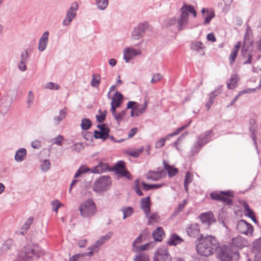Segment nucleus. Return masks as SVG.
Wrapping results in <instances>:
<instances>
[{
  "instance_id": "nucleus-1",
  "label": "nucleus",
  "mask_w": 261,
  "mask_h": 261,
  "mask_svg": "<svg viewBox=\"0 0 261 261\" xmlns=\"http://www.w3.org/2000/svg\"><path fill=\"white\" fill-rule=\"evenodd\" d=\"M197 253L204 256H208L215 251L218 242L212 236L203 237L202 234L196 241Z\"/></svg>"
},
{
  "instance_id": "nucleus-2",
  "label": "nucleus",
  "mask_w": 261,
  "mask_h": 261,
  "mask_svg": "<svg viewBox=\"0 0 261 261\" xmlns=\"http://www.w3.org/2000/svg\"><path fill=\"white\" fill-rule=\"evenodd\" d=\"M81 215L84 218H90L97 212V207L92 199H88L82 202L79 206Z\"/></svg>"
},
{
  "instance_id": "nucleus-3",
  "label": "nucleus",
  "mask_w": 261,
  "mask_h": 261,
  "mask_svg": "<svg viewBox=\"0 0 261 261\" xmlns=\"http://www.w3.org/2000/svg\"><path fill=\"white\" fill-rule=\"evenodd\" d=\"M218 258L221 261L238 260L239 254L238 251H233L229 246L223 245L219 247L218 250Z\"/></svg>"
},
{
  "instance_id": "nucleus-4",
  "label": "nucleus",
  "mask_w": 261,
  "mask_h": 261,
  "mask_svg": "<svg viewBox=\"0 0 261 261\" xmlns=\"http://www.w3.org/2000/svg\"><path fill=\"white\" fill-rule=\"evenodd\" d=\"M111 182L110 177L101 176L94 181L92 186L93 190L96 193L106 191L110 187Z\"/></svg>"
},
{
  "instance_id": "nucleus-5",
  "label": "nucleus",
  "mask_w": 261,
  "mask_h": 261,
  "mask_svg": "<svg viewBox=\"0 0 261 261\" xmlns=\"http://www.w3.org/2000/svg\"><path fill=\"white\" fill-rule=\"evenodd\" d=\"M233 197V192L232 191H217L211 194L212 199L222 201L230 206L232 204L231 197Z\"/></svg>"
},
{
  "instance_id": "nucleus-6",
  "label": "nucleus",
  "mask_w": 261,
  "mask_h": 261,
  "mask_svg": "<svg viewBox=\"0 0 261 261\" xmlns=\"http://www.w3.org/2000/svg\"><path fill=\"white\" fill-rule=\"evenodd\" d=\"M79 8L77 3L73 2L71 4L70 8L67 10L66 13L65 18L62 21V24L64 26L69 25L72 20L75 18L76 16V11Z\"/></svg>"
},
{
  "instance_id": "nucleus-7",
  "label": "nucleus",
  "mask_w": 261,
  "mask_h": 261,
  "mask_svg": "<svg viewBox=\"0 0 261 261\" xmlns=\"http://www.w3.org/2000/svg\"><path fill=\"white\" fill-rule=\"evenodd\" d=\"M171 256L169 254L167 248L160 247L154 253V261H171Z\"/></svg>"
},
{
  "instance_id": "nucleus-8",
  "label": "nucleus",
  "mask_w": 261,
  "mask_h": 261,
  "mask_svg": "<svg viewBox=\"0 0 261 261\" xmlns=\"http://www.w3.org/2000/svg\"><path fill=\"white\" fill-rule=\"evenodd\" d=\"M148 28V23L146 22L139 23L135 27L132 32V37L134 40H138L142 37Z\"/></svg>"
},
{
  "instance_id": "nucleus-9",
  "label": "nucleus",
  "mask_w": 261,
  "mask_h": 261,
  "mask_svg": "<svg viewBox=\"0 0 261 261\" xmlns=\"http://www.w3.org/2000/svg\"><path fill=\"white\" fill-rule=\"evenodd\" d=\"M190 124V122H189L188 123L185 125H184L181 127L177 128L174 132L168 135L166 137L161 138L158 140L155 143V147L158 149L162 148L165 145V142L167 140H169L170 137H173L179 134L184 129L187 128L189 126Z\"/></svg>"
},
{
  "instance_id": "nucleus-10",
  "label": "nucleus",
  "mask_w": 261,
  "mask_h": 261,
  "mask_svg": "<svg viewBox=\"0 0 261 261\" xmlns=\"http://www.w3.org/2000/svg\"><path fill=\"white\" fill-rule=\"evenodd\" d=\"M237 229L240 233L246 235L251 234L253 231L252 226L244 220L238 222Z\"/></svg>"
},
{
  "instance_id": "nucleus-11",
  "label": "nucleus",
  "mask_w": 261,
  "mask_h": 261,
  "mask_svg": "<svg viewBox=\"0 0 261 261\" xmlns=\"http://www.w3.org/2000/svg\"><path fill=\"white\" fill-rule=\"evenodd\" d=\"M4 98L5 99L1 106V110L2 111L3 114L5 115L7 113L9 110L12 103L15 100V98L8 92H7L5 94V95L4 96Z\"/></svg>"
},
{
  "instance_id": "nucleus-12",
  "label": "nucleus",
  "mask_w": 261,
  "mask_h": 261,
  "mask_svg": "<svg viewBox=\"0 0 261 261\" xmlns=\"http://www.w3.org/2000/svg\"><path fill=\"white\" fill-rule=\"evenodd\" d=\"M113 232L112 231L109 232L105 236L101 237L94 244L89 247L88 249L94 252H97L99 250L98 247L102 245L106 242L109 240L112 236Z\"/></svg>"
},
{
  "instance_id": "nucleus-13",
  "label": "nucleus",
  "mask_w": 261,
  "mask_h": 261,
  "mask_svg": "<svg viewBox=\"0 0 261 261\" xmlns=\"http://www.w3.org/2000/svg\"><path fill=\"white\" fill-rule=\"evenodd\" d=\"M38 256L34 249L29 246L25 248L24 255L20 256L17 261H32Z\"/></svg>"
},
{
  "instance_id": "nucleus-14",
  "label": "nucleus",
  "mask_w": 261,
  "mask_h": 261,
  "mask_svg": "<svg viewBox=\"0 0 261 261\" xmlns=\"http://www.w3.org/2000/svg\"><path fill=\"white\" fill-rule=\"evenodd\" d=\"M141 54L139 49H136L132 47H127L123 50V59L125 62L128 63L129 61L135 56Z\"/></svg>"
},
{
  "instance_id": "nucleus-15",
  "label": "nucleus",
  "mask_w": 261,
  "mask_h": 261,
  "mask_svg": "<svg viewBox=\"0 0 261 261\" xmlns=\"http://www.w3.org/2000/svg\"><path fill=\"white\" fill-rule=\"evenodd\" d=\"M222 86H219L215 90L211 92L208 95V99L205 104V107L208 111L212 105L214 103L215 98L222 91Z\"/></svg>"
},
{
  "instance_id": "nucleus-16",
  "label": "nucleus",
  "mask_w": 261,
  "mask_h": 261,
  "mask_svg": "<svg viewBox=\"0 0 261 261\" xmlns=\"http://www.w3.org/2000/svg\"><path fill=\"white\" fill-rule=\"evenodd\" d=\"M166 176V171L164 170H162L158 171H149L147 174L146 177L148 179H150L153 181H157Z\"/></svg>"
},
{
  "instance_id": "nucleus-17",
  "label": "nucleus",
  "mask_w": 261,
  "mask_h": 261,
  "mask_svg": "<svg viewBox=\"0 0 261 261\" xmlns=\"http://www.w3.org/2000/svg\"><path fill=\"white\" fill-rule=\"evenodd\" d=\"M199 218L202 223L205 225L206 227H208L211 223L215 222L214 215L211 212L200 214Z\"/></svg>"
},
{
  "instance_id": "nucleus-18",
  "label": "nucleus",
  "mask_w": 261,
  "mask_h": 261,
  "mask_svg": "<svg viewBox=\"0 0 261 261\" xmlns=\"http://www.w3.org/2000/svg\"><path fill=\"white\" fill-rule=\"evenodd\" d=\"M49 32L45 31L40 38L38 43V49L40 51L45 50L48 42Z\"/></svg>"
},
{
  "instance_id": "nucleus-19",
  "label": "nucleus",
  "mask_w": 261,
  "mask_h": 261,
  "mask_svg": "<svg viewBox=\"0 0 261 261\" xmlns=\"http://www.w3.org/2000/svg\"><path fill=\"white\" fill-rule=\"evenodd\" d=\"M97 127L100 129V136L98 137L95 136V139H101L103 140H106L109 137L110 129L107 126V124L102 123L98 124Z\"/></svg>"
},
{
  "instance_id": "nucleus-20",
  "label": "nucleus",
  "mask_w": 261,
  "mask_h": 261,
  "mask_svg": "<svg viewBox=\"0 0 261 261\" xmlns=\"http://www.w3.org/2000/svg\"><path fill=\"white\" fill-rule=\"evenodd\" d=\"M213 136V130H210L204 132L197 137V141L201 145L204 146L210 141L211 137Z\"/></svg>"
},
{
  "instance_id": "nucleus-21",
  "label": "nucleus",
  "mask_w": 261,
  "mask_h": 261,
  "mask_svg": "<svg viewBox=\"0 0 261 261\" xmlns=\"http://www.w3.org/2000/svg\"><path fill=\"white\" fill-rule=\"evenodd\" d=\"M180 11L182 14H186L185 15L188 17H189V13L192 14L194 17L197 16V12L194 7L185 3L183 4L182 7L180 9Z\"/></svg>"
},
{
  "instance_id": "nucleus-22",
  "label": "nucleus",
  "mask_w": 261,
  "mask_h": 261,
  "mask_svg": "<svg viewBox=\"0 0 261 261\" xmlns=\"http://www.w3.org/2000/svg\"><path fill=\"white\" fill-rule=\"evenodd\" d=\"M141 208L146 214V217H148V214L150 212V197H146L141 200Z\"/></svg>"
},
{
  "instance_id": "nucleus-23",
  "label": "nucleus",
  "mask_w": 261,
  "mask_h": 261,
  "mask_svg": "<svg viewBox=\"0 0 261 261\" xmlns=\"http://www.w3.org/2000/svg\"><path fill=\"white\" fill-rule=\"evenodd\" d=\"M109 169V166L107 163L100 162L97 166L91 169V172L99 174L105 172Z\"/></svg>"
},
{
  "instance_id": "nucleus-24",
  "label": "nucleus",
  "mask_w": 261,
  "mask_h": 261,
  "mask_svg": "<svg viewBox=\"0 0 261 261\" xmlns=\"http://www.w3.org/2000/svg\"><path fill=\"white\" fill-rule=\"evenodd\" d=\"M188 234L193 238L197 237L200 232L199 225L197 224H192L189 226L187 228Z\"/></svg>"
},
{
  "instance_id": "nucleus-25",
  "label": "nucleus",
  "mask_w": 261,
  "mask_h": 261,
  "mask_svg": "<svg viewBox=\"0 0 261 261\" xmlns=\"http://www.w3.org/2000/svg\"><path fill=\"white\" fill-rule=\"evenodd\" d=\"M247 244V241L241 236H238L233 238L231 240L232 245L238 248H242L246 246Z\"/></svg>"
},
{
  "instance_id": "nucleus-26",
  "label": "nucleus",
  "mask_w": 261,
  "mask_h": 261,
  "mask_svg": "<svg viewBox=\"0 0 261 261\" xmlns=\"http://www.w3.org/2000/svg\"><path fill=\"white\" fill-rule=\"evenodd\" d=\"M164 169L167 171L169 177L175 176L178 172V169L173 166L169 165L165 161L163 162Z\"/></svg>"
},
{
  "instance_id": "nucleus-27",
  "label": "nucleus",
  "mask_w": 261,
  "mask_h": 261,
  "mask_svg": "<svg viewBox=\"0 0 261 261\" xmlns=\"http://www.w3.org/2000/svg\"><path fill=\"white\" fill-rule=\"evenodd\" d=\"M184 241L183 239L176 233H172L167 241V244L171 246H176Z\"/></svg>"
},
{
  "instance_id": "nucleus-28",
  "label": "nucleus",
  "mask_w": 261,
  "mask_h": 261,
  "mask_svg": "<svg viewBox=\"0 0 261 261\" xmlns=\"http://www.w3.org/2000/svg\"><path fill=\"white\" fill-rule=\"evenodd\" d=\"M186 14L181 13L179 17L177 19L178 23V28L179 30H182L186 28V25L188 24V18L185 15Z\"/></svg>"
},
{
  "instance_id": "nucleus-29",
  "label": "nucleus",
  "mask_w": 261,
  "mask_h": 261,
  "mask_svg": "<svg viewBox=\"0 0 261 261\" xmlns=\"http://www.w3.org/2000/svg\"><path fill=\"white\" fill-rule=\"evenodd\" d=\"M165 235L164 230L161 227H157L152 233L153 239L156 242H161Z\"/></svg>"
},
{
  "instance_id": "nucleus-30",
  "label": "nucleus",
  "mask_w": 261,
  "mask_h": 261,
  "mask_svg": "<svg viewBox=\"0 0 261 261\" xmlns=\"http://www.w3.org/2000/svg\"><path fill=\"white\" fill-rule=\"evenodd\" d=\"M66 109L64 108L59 111V115L56 116L53 119V124L58 125L67 116Z\"/></svg>"
},
{
  "instance_id": "nucleus-31",
  "label": "nucleus",
  "mask_w": 261,
  "mask_h": 261,
  "mask_svg": "<svg viewBox=\"0 0 261 261\" xmlns=\"http://www.w3.org/2000/svg\"><path fill=\"white\" fill-rule=\"evenodd\" d=\"M205 47L202 42L200 41H195L191 43V48L192 50L200 53L201 56H203L204 53L202 50Z\"/></svg>"
},
{
  "instance_id": "nucleus-32",
  "label": "nucleus",
  "mask_w": 261,
  "mask_h": 261,
  "mask_svg": "<svg viewBox=\"0 0 261 261\" xmlns=\"http://www.w3.org/2000/svg\"><path fill=\"white\" fill-rule=\"evenodd\" d=\"M26 155V149L24 148H20L16 151L14 158L17 162H21L24 160Z\"/></svg>"
},
{
  "instance_id": "nucleus-33",
  "label": "nucleus",
  "mask_w": 261,
  "mask_h": 261,
  "mask_svg": "<svg viewBox=\"0 0 261 261\" xmlns=\"http://www.w3.org/2000/svg\"><path fill=\"white\" fill-rule=\"evenodd\" d=\"M239 80V76L237 74H232L229 80L227 82V86L229 89H233L237 86V84Z\"/></svg>"
},
{
  "instance_id": "nucleus-34",
  "label": "nucleus",
  "mask_w": 261,
  "mask_h": 261,
  "mask_svg": "<svg viewBox=\"0 0 261 261\" xmlns=\"http://www.w3.org/2000/svg\"><path fill=\"white\" fill-rule=\"evenodd\" d=\"M147 107V101H145L143 105L141 107V105L139 103L136 104V106L134 107L135 110V116H139L142 113H143Z\"/></svg>"
},
{
  "instance_id": "nucleus-35",
  "label": "nucleus",
  "mask_w": 261,
  "mask_h": 261,
  "mask_svg": "<svg viewBox=\"0 0 261 261\" xmlns=\"http://www.w3.org/2000/svg\"><path fill=\"white\" fill-rule=\"evenodd\" d=\"M123 98V96L121 93L118 92H116L115 93L114 96L112 98V100H114V103L115 107L119 108L120 107Z\"/></svg>"
},
{
  "instance_id": "nucleus-36",
  "label": "nucleus",
  "mask_w": 261,
  "mask_h": 261,
  "mask_svg": "<svg viewBox=\"0 0 261 261\" xmlns=\"http://www.w3.org/2000/svg\"><path fill=\"white\" fill-rule=\"evenodd\" d=\"M243 207L244 208L245 215L248 216V217L251 218L254 222H255V218L254 216V213L253 211L249 207V205L246 202H244Z\"/></svg>"
},
{
  "instance_id": "nucleus-37",
  "label": "nucleus",
  "mask_w": 261,
  "mask_h": 261,
  "mask_svg": "<svg viewBox=\"0 0 261 261\" xmlns=\"http://www.w3.org/2000/svg\"><path fill=\"white\" fill-rule=\"evenodd\" d=\"M187 202V200L184 199L181 203H179L178 207L173 212L172 216L173 217L177 216L183 210Z\"/></svg>"
},
{
  "instance_id": "nucleus-38",
  "label": "nucleus",
  "mask_w": 261,
  "mask_h": 261,
  "mask_svg": "<svg viewBox=\"0 0 261 261\" xmlns=\"http://www.w3.org/2000/svg\"><path fill=\"white\" fill-rule=\"evenodd\" d=\"M144 150V147L142 146L140 148L129 150L127 152V153L132 157L137 158L143 152Z\"/></svg>"
},
{
  "instance_id": "nucleus-39",
  "label": "nucleus",
  "mask_w": 261,
  "mask_h": 261,
  "mask_svg": "<svg viewBox=\"0 0 261 261\" xmlns=\"http://www.w3.org/2000/svg\"><path fill=\"white\" fill-rule=\"evenodd\" d=\"M203 145L199 143L198 141L194 144V146L191 148L190 153L191 155L197 154L200 149L203 147Z\"/></svg>"
},
{
  "instance_id": "nucleus-40",
  "label": "nucleus",
  "mask_w": 261,
  "mask_h": 261,
  "mask_svg": "<svg viewBox=\"0 0 261 261\" xmlns=\"http://www.w3.org/2000/svg\"><path fill=\"white\" fill-rule=\"evenodd\" d=\"M203 145L199 143L198 141L194 144V146L191 148L190 153L191 155L197 154L200 149L203 147Z\"/></svg>"
},
{
  "instance_id": "nucleus-41",
  "label": "nucleus",
  "mask_w": 261,
  "mask_h": 261,
  "mask_svg": "<svg viewBox=\"0 0 261 261\" xmlns=\"http://www.w3.org/2000/svg\"><path fill=\"white\" fill-rule=\"evenodd\" d=\"M203 145L199 143L198 141L194 144V146L191 148L190 153L191 155L197 154L200 149L203 147Z\"/></svg>"
},
{
  "instance_id": "nucleus-42",
  "label": "nucleus",
  "mask_w": 261,
  "mask_h": 261,
  "mask_svg": "<svg viewBox=\"0 0 261 261\" xmlns=\"http://www.w3.org/2000/svg\"><path fill=\"white\" fill-rule=\"evenodd\" d=\"M95 4L99 10H104L108 6L109 0H95Z\"/></svg>"
},
{
  "instance_id": "nucleus-43",
  "label": "nucleus",
  "mask_w": 261,
  "mask_h": 261,
  "mask_svg": "<svg viewBox=\"0 0 261 261\" xmlns=\"http://www.w3.org/2000/svg\"><path fill=\"white\" fill-rule=\"evenodd\" d=\"M92 123L90 119L84 118L81 121V126L82 129L88 130L92 126Z\"/></svg>"
},
{
  "instance_id": "nucleus-44",
  "label": "nucleus",
  "mask_w": 261,
  "mask_h": 261,
  "mask_svg": "<svg viewBox=\"0 0 261 261\" xmlns=\"http://www.w3.org/2000/svg\"><path fill=\"white\" fill-rule=\"evenodd\" d=\"M93 255V252L92 251H90L87 253H78L74 255L72 257L70 258L69 261H76L80 257H83L85 256H91Z\"/></svg>"
},
{
  "instance_id": "nucleus-45",
  "label": "nucleus",
  "mask_w": 261,
  "mask_h": 261,
  "mask_svg": "<svg viewBox=\"0 0 261 261\" xmlns=\"http://www.w3.org/2000/svg\"><path fill=\"white\" fill-rule=\"evenodd\" d=\"M98 113L99 115H96V121L98 123H102L106 119L107 112L104 111L102 112L101 110H98Z\"/></svg>"
},
{
  "instance_id": "nucleus-46",
  "label": "nucleus",
  "mask_w": 261,
  "mask_h": 261,
  "mask_svg": "<svg viewBox=\"0 0 261 261\" xmlns=\"http://www.w3.org/2000/svg\"><path fill=\"white\" fill-rule=\"evenodd\" d=\"M122 211L123 213V219H125L126 218L129 217L132 215L134 212V210L132 207L127 206L125 207L122 209Z\"/></svg>"
},
{
  "instance_id": "nucleus-47",
  "label": "nucleus",
  "mask_w": 261,
  "mask_h": 261,
  "mask_svg": "<svg viewBox=\"0 0 261 261\" xmlns=\"http://www.w3.org/2000/svg\"><path fill=\"white\" fill-rule=\"evenodd\" d=\"M50 168V162L48 160H44L40 166V169L43 172H46Z\"/></svg>"
},
{
  "instance_id": "nucleus-48",
  "label": "nucleus",
  "mask_w": 261,
  "mask_h": 261,
  "mask_svg": "<svg viewBox=\"0 0 261 261\" xmlns=\"http://www.w3.org/2000/svg\"><path fill=\"white\" fill-rule=\"evenodd\" d=\"M100 77L99 75L93 74L92 75L91 85L93 87H97L100 83Z\"/></svg>"
},
{
  "instance_id": "nucleus-49",
  "label": "nucleus",
  "mask_w": 261,
  "mask_h": 261,
  "mask_svg": "<svg viewBox=\"0 0 261 261\" xmlns=\"http://www.w3.org/2000/svg\"><path fill=\"white\" fill-rule=\"evenodd\" d=\"M148 255L146 253H141L137 255L134 259V261H148Z\"/></svg>"
},
{
  "instance_id": "nucleus-50",
  "label": "nucleus",
  "mask_w": 261,
  "mask_h": 261,
  "mask_svg": "<svg viewBox=\"0 0 261 261\" xmlns=\"http://www.w3.org/2000/svg\"><path fill=\"white\" fill-rule=\"evenodd\" d=\"M44 88L49 90H59L61 87L58 84H56L54 82H49L46 83L44 86Z\"/></svg>"
},
{
  "instance_id": "nucleus-51",
  "label": "nucleus",
  "mask_w": 261,
  "mask_h": 261,
  "mask_svg": "<svg viewBox=\"0 0 261 261\" xmlns=\"http://www.w3.org/2000/svg\"><path fill=\"white\" fill-rule=\"evenodd\" d=\"M34 219L33 217H29L25 222V223L21 226V229L27 231L30 227L31 225L33 223Z\"/></svg>"
},
{
  "instance_id": "nucleus-52",
  "label": "nucleus",
  "mask_w": 261,
  "mask_h": 261,
  "mask_svg": "<svg viewBox=\"0 0 261 261\" xmlns=\"http://www.w3.org/2000/svg\"><path fill=\"white\" fill-rule=\"evenodd\" d=\"M13 241L11 239H8L6 241L2 246V249L3 251H7L11 248L12 246Z\"/></svg>"
},
{
  "instance_id": "nucleus-53",
  "label": "nucleus",
  "mask_w": 261,
  "mask_h": 261,
  "mask_svg": "<svg viewBox=\"0 0 261 261\" xmlns=\"http://www.w3.org/2000/svg\"><path fill=\"white\" fill-rule=\"evenodd\" d=\"M124 169H125L124 162L123 161H119L115 166L114 170L117 173V171H121Z\"/></svg>"
},
{
  "instance_id": "nucleus-54",
  "label": "nucleus",
  "mask_w": 261,
  "mask_h": 261,
  "mask_svg": "<svg viewBox=\"0 0 261 261\" xmlns=\"http://www.w3.org/2000/svg\"><path fill=\"white\" fill-rule=\"evenodd\" d=\"M51 204L52 206L53 211H55L56 213H58V210L59 207L63 205V204L58 200L52 201L51 202Z\"/></svg>"
},
{
  "instance_id": "nucleus-55",
  "label": "nucleus",
  "mask_w": 261,
  "mask_h": 261,
  "mask_svg": "<svg viewBox=\"0 0 261 261\" xmlns=\"http://www.w3.org/2000/svg\"><path fill=\"white\" fill-rule=\"evenodd\" d=\"M215 17V13L213 11L210 12L207 11V16L205 17L203 24L206 25L210 23L211 20Z\"/></svg>"
},
{
  "instance_id": "nucleus-56",
  "label": "nucleus",
  "mask_w": 261,
  "mask_h": 261,
  "mask_svg": "<svg viewBox=\"0 0 261 261\" xmlns=\"http://www.w3.org/2000/svg\"><path fill=\"white\" fill-rule=\"evenodd\" d=\"M126 110L122 111L118 113H116V115L114 116V118L117 121V122H121L123 120L124 116L126 115Z\"/></svg>"
},
{
  "instance_id": "nucleus-57",
  "label": "nucleus",
  "mask_w": 261,
  "mask_h": 261,
  "mask_svg": "<svg viewBox=\"0 0 261 261\" xmlns=\"http://www.w3.org/2000/svg\"><path fill=\"white\" fill-rule=\"evenodd\" d=\"M163 78V75L159 73H155L153 74L150 83L152 84H155L159 81H161Z\"/></svg>"
},
{
  "instance_id": "nucleus-58",
  "label": "nucleus",
  "mask_w": 261,
  "mask_h": 261,
  "mask_svg": "<svg viewBox=\"0 0 261 261\" xmlns=\"http://www.w3.org/2000/svg\"><path fill=\"white\" fill-rule=\"evenodd\" d=\"M72 150L79 152L84 148V146L81 143L74 144L71 147Z\"/></svg>"
},
{
  "instance_id": "nucleus-59",
  "label": "nucleus",
  "mask_w": 261,
  "mask_h": 261,
  "mask_svg": "<svg viewBox=\"0 0 261 261\" xmlns=\"http://www.w3.org/2000/svg\"><path fill=\"white\" fill-rule=\"evenodd\" d=\"M253 248L258 252H261V237L253 242Z\"/></svg>"
},
{
  "instance_id": "nucleus-60",
  "label": "nucleus",
  "mask_w": 261,
  "mask_h": 261,
  "mask_svg": "<svg viewBox=\"0 0 261 261\" xmlns=\"http://www.w3.org/2000/svg\"><path fill=\"white\" fill-rule=\"evenodd\" d=\"M238 51L237 50H232L229 57V61L230 65H232L235 62V60L238 56Z\"/></svg>"
},
{
  "instance_id": "nucleus-61",
  "label": "nucleus",
  "mask_w": 261,
  "mask_h": 261,
  "mask_svg": "<svg viewBox=\"0 0 261 261\" xmlns=\"http://www.w3.org/2000/svg\"><path fill=\"white\" fill-rule=\"evenodd\" d=\"M34 99V96L33 94V93L32 91H30L28 93V96L27 98V104H28V108H30Z\"/></svg>"
},
{
  "instance_id": "nucleus-62",
  "label": "nucleus",
  "mask_w": 261,
  "mask_h": 261,
  "mask_svg": "<svg viewBox=\"0 0 261 261\" xmlns=\"http://www.w3.org/2000/svg\"><path fill=\"white\" fill-rule=\"evenodd\" d=\"M159 219V216L154 213L152 214L149 217H148V225H150L153 222H156L158 221Z\"/></svg>"
},
{
  "instance_id": "nucleus-63",
  "label": "nucleus",
  "mask_w": 261,
  "mask_h": 261,
  "mask_svg": "<svg viewBox=\"0 0 261 261\" xmlns=\"http://www.w3.org/2000/svg\"><path fill=\"white\" fill-rule=\"evenodd\" d=\"M63 140V136L59 135L57 137L53 139V143L59 146H61Z\"/></svg>"
},
{
  "instance_id": "nucleus-64",
  "label": "nucleus",
  "mask_w": 261,
  "mask_h": 261,
  "mask_svg": "<svg viewBox=\"0 0 261 261\" xmlns=\"http://www.w3.org/2000/svg\"><path fill=\"white\" fill-rule=\"evenodd\" d=\"M29 58L28 52L27 50H24L20 55V61L27 62Z\"/></svg>"
}]
</instances>
